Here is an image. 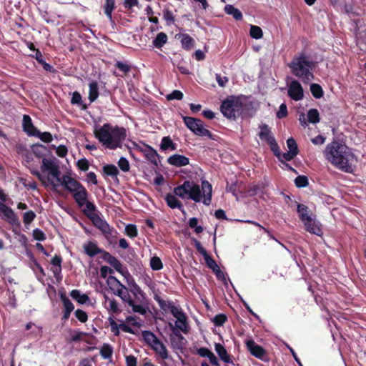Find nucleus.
<instances>
[{
    "instance_id": "1",
    "label": "nucleus",
    "mask_w": 366,
    "mask_h": 366,
    "mask_svg": "<svg viewBox=\"0 0 366 366\" xmlns=\"http://www.w3.org/2000/svg\"><path fill=\"white\" fill-rule=\"evenodd\" d=\"M324 156L333 166L348 173L353 172L357 162V158L352 150L337 142L327 145Z\"/></svg>"
},
{
    "instance_id": "2",
    "label": "nucleus",
    "mask_w": 366,
    "mask_h": 366,
    "mask_svg": "<svg viewBox=\"0 0 366 366\" xmlns=\"http://www.w3.org/2000/svg\"><path fill=\"white\" fill-rule=\"evenodd\" d=\"M175 195L182 199H188L200 202L203 197L202 202L208 206L211 204L212 187L208 181H202V187L193 181L185 180L182 184L174 188Z\"/></svg>"
},
{
    "instance_id": "3",
    "label": "nucleus",
    "mask_w": 366,
    "mask_h": 366,
    "mask_svg": "<svg viewBox=\"0 0 366 366\" xmlns=\"http://www.w3.org/2000/svg\"><path fill=\"white\" fill-rule=\"evenodd\" d=\"M60 174L58 164L49 172V174L55 178L66 191L71 193L76 204H79V202L82 199L83 196L86 197L87 189L76 179L66 174L60 177Z\"/></svg>"
},
{
    "instance_id": "4",
    "label": "nucleus",
    "mask_w": 366,
    "mask_h": 366,
    "mask_svg": "<svg viewBox=\"0 0 366 366\" xmlns=\"http://www.w3.org/2000/svg\"><path fill=\"white\" fill-rule=\"evenodd\" d=\"M248 98L246 97H228L221 104L220 110L222 114L228 119H236L244 116L249 109Z\"/></svg>"
},
{
    "instance_id": "5",
    "label": "nucleus",
    "mask_w": 366,
    "mask_h": 366,
    "mask_svg": "<svg viewBox=\"0 0 366 366\" xmlns=\"http://www.w3.org/2000/svg\"><path fill=\"white\" fill-rule=\"evenodd\" d=\"M314 66L313 62L304 54L294 57L289 64L292 73L305 83L313 79L314 76L311 70Z\"/></svg>"
},
{
    "instance_id": "6",
    "label": "nucleus",
    "mask_w": 366,
    "mask_h": 366,
    "mask_svg": "<svg viewBox=\"0 0 366 366\" xmlns=\"http://www.w3.org/2000/svg\"><path fill=\"white\" fill-rule=\"evenodd\" d=\"M89 193L86 191V197L83 196L82 199L80 200V202H79V204H77V206L80 208L85 207L82 211L84 215L88 217L94 227L98 228L102 232H106V229H109V224L100 217L97 206L93 202L89 200Z\"/></svg>"
},
{
    "instance_id": "7",
    "label": "nucleus",
    "mask_w": 366,
    "mask_h": 366,
    "mask_svg": "<svg viewBox=\"0 0 366 366\" xmlns=\"http://www.w3.org/2000/svg\"><path fill=\"white\" fill-rule=\"evenodd\" d=\"M183 121L187 127L196 135L214 139L213 134L209 130L204 127L203 122L201 119L191 117H184Z\"/></svg>"
},
{
    "instance_id": "8",
    "label": "nucleus",
    "mask_w": 366,
    "mask_h": 366,
    "mask_svg": "<svg viewBox=\"0 0 366 366\" xmlns=\"http://www.w3.org/2000/svg\"><path fill=\"white\" fill-rule=\"evenodd\" d=\"M258 137L262 142L269 145L271 149L277 157H280L278 145L267 125L264 124L259 125Z\"/></svg>"
},
{
    "instance_id": "9",
    "label": "nucleus",
    "mask_w": 366,
    "mask_h": 366,
    "mask_svg": "<svg viewBox=\"0 0 366 366\" xmlns=\"http://www.w3.org/2000/svg\"><path fill=\"white\" fill-rule=\"evenodd\" d=\"M112 126L106 123L100 127L99 129L94 130L95 137L107 148L111 149L112 146Z\"/></svg>"
},
{
    "instance_id": "10",
    "label": "nucleus",
    "mask_w": 366,
    "mask_h": 366,
    "mask_svg": "<svg viewBox=\"0 0 366 366\" xmlns=\"http://www.w3.org/2000/svg\"><path fill=\"white\" fill-rule=\"evenodd\" d=\"M134 148L142 153L148 161L155 166L158 165L157 159L159 157V155L154 148L146 144H143V146H139L134 143Z\"/></svg>"
},
{
    "instance_id": "11",
    "label": "nucleus",
    "mask_w": 366,
    "mask_h": 366,
    "mask_svg": "<svg viewBox=\"0 0 366 366\" xmlns=\"http://www.w3.org/2000/svg\"><path fill=\"white\" fill-rule=\"evenodd\" d=\"M112 146L111 147V149H115L118 147H122V142L126 138V129L124 127H119L116 126L115 127H112Z\"/></svg>"
},
{
    "instance_id": "12",
    "label": "nucleus",
    "mask_w": 366,
    "mask_h": 366,
    "mask_svg": "<svg viewBox=\"0 0 366 366\" xmlns=\"http://www.w3.org/2000/svg\"><path fill=\"white\" fill-rule=\"evenodd\" d=\"M288 95L295 101L302 99L304 97L303 89L297 80L292 81L288 85Z\"/></svg>"
},
{
    "instance_id": "13",
    "label": "nucleus",
    "mask_w": 366,
    "mask_h": 366,
    "mask_svg": "<svg viewBox=\"0 0 366 366\" xmlns=\"http://www.w3.org/2000/svg\"><path fill=\"white\" fill-rule=\"evenodd\" d=\"M0 212L4 214L6 219L11 224H19V218L14 210L0 202Z\"/></svg>"
},
{
    "instance_id": "14",
    "label": "nucleus",
    "mask_w": 366,
    "mask_h": 366,
    "mask_svg": "<svg viewBox=\"0 0 366 366\" xmlns=\"http://www.w3.org/2000/svg\"><path fill=\"white\" fill-rule=\"evenodd\" d=\"M303 224L308 232L317 236L322 235L321 225L314 217L309 219L308 221L304 222Z\"/></svg>"
},
{
    "instance_id": "15",
    "label": "nucleus",
    "mask_w": 366,
    "mask_h": 366,
    "mask_svg": "<svg viewBox=\"0 0 366 366\" xmlns=\"http://www.w3.org/2000/svg\"><path fill=\"white\" fill-rule=\"evenodd\" d=\"M167 162L170 165L181 167L188 165L189 164V159L184 155L175 154L167 159Z\"/></svg>"
},
{
    "instance_id": "16",
    "label": "nucleus",
    "mask_w": 366,
    "mask_h": 366,
    "mask_svg": "<svg viewBox=\"0 0 366 366\" xmlns=\"http://www.w3.org/2000/svg\"><path fill=\"white\" fill-rule=\"evenodd\" d=\"M169 327L173 331V333L178 337L180 339H183L182 335H181L179 330L182 331L184 333H187V317L184 315V317L180 318V321L176 322V327L177 328H175L172 324H169Z\"/></svg>"
},
{
    "instance_id": "17",
    "label": "nucleus",
    "mask_w": 366,
    "mask_h": 366,
    "mask_svg": "<svg viewBox=\"0 0 366 366\" xmlns=\"http://www.w3.org/2000/svg\"><path fill=\"white\" fill-rule=\"evenodd\" d=\"M22 127L24 132L29 137H34L37 134L38 129L33 124L31 118L27 114L23 116Z\"/></svg>"
},
{
    "instance_id": "18",
    "label": "nucleus",
    "mask_w": 366,
    "mask_h": 366,
    "mask_svg": "<svg viewBox=\"0 0 366 366\" xmlns=\"http://www.w3.org/2000/svg\"><path fill=\"white\" fill-rule=\"evenodd\" d=\"M84 253L90 257H94L96 255L103 252V249L98 247L96 242L89 241L83 245Z\"/></svg>"
},
{
    "instance_id": "19",
    "label": "nucleus",
    "mask_w": 366,
    "mask_h": 366,
    "mask_svg": "<svg viewBox=\"0 0 366 366\" xmlns=\"http://www.w3.org/2000/svg\"><path fill=\"white\" fill-rule=\"evenodd\" d=\"M104 307L113 315H117L121 313L122 310L119 307V304L115 299H110L107 295H104Z\"/></svg>"
},
{
    "instance_id": "20",
    "label": "nucleus",
    "mask_w": 366,
    "mask_h": 366,
    "mask_svg": "<svg viewBox=\"0 0 366 366\" xmlns=\"http://www.w3.org/2000/svg\"><path fill=\"white\" fill-rule=\"evenodd\" d=\"M287 146L289 149L287 153L283 154V157L287 161L292 160L298 153L297 145L293 138H290L287 141Z\"/></svg>"
},
{
    "instance_id": "21",
    "label": "nucleus",
    "mask_w": 366,
    "mask_h": 366,
    "mask_svg": "<svg viewBox=\"0 0 366 366\" xmlns=\"http://www.w3.org/2000/svg\"><path fill=\"white\" fill-rule=\"evenodd\" d=\"M62 260V257L59 254H55L54 257L51 260V264L53 266L51 268V271L54 274V277L57 280L61 279V272Z\"/></svg>"
},
{
    "instance_id": "22",
    "label": "nucleus",
    "mask_w": 366,
    "mask_h": 366,
    "mask_svg": "<svg viewBox=\"0 0 366 366\" xmlns=\"http://www.w3.org/2000/svg\"><path fill=\"white\" fill-rule=\"evenodd\" d=\"M176 196L177 195H175V194H167L165 197V202H167L168 207H169L171 209L177 208L184 213V207L182 202L177 199Z\"/></svg>"
},
{
    "instance_id": "23",
    "label": "nucleus",
    "mask_w": 366,
    "mask_h": 366,
    "mask_svg": "<svg viewBox=\"0 0 366 366\" xmlns=\"http://www.w3.org/2000/svg\"><path fill=\"white\" fill-rule=\"evenodd\" d=\"M152 349L162 360H165L169 359V352L164 344L160 340H159L154 345H152Z\"/></svg>"
},
{
    "instance_id": "24",
    "label": "nucleus",
    "mask_w": 366,
    "mask_h": 366,
    "mask_svg": "<svg viewBox=\"0 0 366 366\" xmlns=\"http://www.w3.org/2000/svg\"><path fill=\"white\" fill-rule=\"evenodd\" d=\"M297 212L298 213L299 218L302 223L313 217L312 213L309 210V208L305 204H298Z\"/></svg>"
},
{
    "instance_id": "25",
    "label": "nucleus",
    "mask_w": 366,
    "mask_h": 366,
    "mask_svg": "<svg viewBox=\"0 0 366 366\" xmlns=\"http://www.w3.org/2000/svg\"><path fill=\"white\" fill-rule=\"evenodd\" d=\"M107 284L113 294L119 290V288H124V285H122L119 280L112 275H110L107 277Z\"/></svg>"
},
{
    "instance_id": "26",
    "label": "nucleus",
    "mask_w": 366,
    "mask_h": 366,
    "mask_svg": "<svg viewBox=\"0 0 366 366\" xmlns=\"http://www.w3.org/2000/svg\"><path fill=\"white\" fill-rule=\"evenodd\" d=\"M70 296L79 304L84 305L89 302V297L86 294H81L79 290H73L70 292Z\"/></svg>"
},
{
    "instance_id": "27",
    "label": "nucleus",
    "mask_w": 366,
    "mask_h": 366,
    "mask_svg": "<svg viewBox=\"0 0 366 366\" xmlns=\"http://www.w3.org/2000/svg\"><path fill=\"white\" fill-rule=\"evenodd\" d=\"M99 95L98 83L96 81H92L89 84V99L90 102L97 100Z\"/></svg>"
},
{
    "instance_id": "28",
    "label": "nucleus",
    "mask_w": 366,
    "mask_h": 366,
    "mask_svg": "<svg viewBox=\"0 0 366 366\" xmlns=\"http://www.w3.org/2000/svg\"><path fill=\"white\" fill-rule=\"evenodd\" d=\"M215 351L218 354L219 358L227 363L232 362L231 358L228 355L224 347L220 343L215 344Z\"/></svg>"
},
{
    "instance_id": "29",
    "label": "nucleus",
    "mask_w": 366,
    "mask_h": 366,
    "mask_svg": "<svg viewBox=\"0 0 366 366\" xmlns=\"http://www.w3.org/2000/svg\"><path fill=\"white\" fill-rule=\"evenodd\" d=\"M177 144L174 143L170 138V137L167 136L164 137L162 139L160 149L162 151H166L167 149H170L172 151L176 150Z\"/></svg>"
},
{
    "instance_id": "30",
    "label": "nucleus",
    "mask_w": 366,
    "mask_h": 366,
    "mask_svg": "<svg viewBox=\"0 0 366 366\" xmlns=\"http://www.w3.org/2000/svg\"><path fill=\"white\" fill-rule=\"evenodd\" d=\"M31 151L33 154L38 158H45L47 148L40 144H35L31 146Z\"/></svg>"
},
{
    "instance_id": "31",
    "label": "nucleus",
    "mask_w": 366,
    "mask_h": 366,
    "mask_svg": "<svg viewBox=\"0 0 366 366\" xmlns=\"http://www.w3.org/2000/svg\"><path fill=\"white\" fill-rule=\"evenodd\" d=\"M224 11L227 14L232 15L237 21L242 20V12L232 5H226L224 7Z\"/></svg>"
},
{
    "instance_id": "32",
    "label": "nucleus",
    "mask_w": 366,
    "mask_h": 366,
    "mask_svg": "<svg viewBox=\"0 0 366 366\" xmlns=\"http://www.w3.org/2000/svg\"><path fill=\"white\" fill-rule=\"evenodd\" d=\"M144 340L152 347L159 340L158 337L151 331L144 330L142 332Z\"/></svg>"
},
{
    "instance_id": "33",
    "label": "nucleus",
    "mask_w": 366,
    "mask_h": 366,
    "mask_svg": "<svg viewBox=\"0 0 366 366\" xmlns=\"http://www.w3.org/2000/svg\"><path fill=\"white\" fill-rule=\"evenodd\" d=\"M59 297L63 304L64 310L72 312L74 309V305L68 298L65 292H59Z\"/></svg>"
},
{
    "instance_id": "34",
    "label": "nucleus",
    "mask_w": 366,
    "mask_h": 366,
    "mask_svg": "<svg viewBox=\"0 0 366 366\" xmlns=\"http://www.w3.org/2000/svg\"><path fill=\"white\" fill-rule=\"evenodd\" d=\"M114 9L115 0H105L104 6V14L110 21L112 20V12Z\"/></svg>"
},
{
    "instance_id": "35",
    "label": "nucleus",
    "mask_w": 366,
    "mask_h": 366,
    "mask_svg": "<svg viewBox=\"0 0 366 366\" xmlns=\"http://www.w3.org/2000/svg\"><path fill=\"white\" fill-rule=\"evenodd\" d=\"M103 172L106 176L117 178L119 170L114 164H105L103 167Z\"/></svg>"
},
{
    "instance_id": "36",
    "label": "nucleus",
    "mask_w": 366,
    "mask_h": 366,
    "mask_svg": "<svg viewBox=\"0 0 366 366\" xmlns=\"http://www.w3.org/2000/svg\"><path fill=\"white\" fill-rule=\"evenodd\" d=\"M167 36L164 32H159L153 40V45L158 49L162 48L167 41Z\"/></svg>"
},
{
    "instance_id": "37",
    "label": "nucleus",
    "mask_w": 366,
    "mask_h": 366,
    "mask_svg": "<svg viewBox=\"0 0 366 366\" xmlns=\"http://www.w3.org/2000/svg\"><path fill=\"white\" fill-rule=\"evenodd\" d=\"M99 352H100L101 356L104 359H105V360L110 359V358H112V355H113V348L109 344L104 343L101 347Z\"/></svg>"
},
{
    "instance_id": "38",
    "label": "nucleus",
    "mask_w": 366,
    "mask_h": 366,
    "mask_svg": "<svg viewBox=\"0 0 366 366\" xmlns=\"http://www.w3.org/2000/svg\"><path fill=\"white\" fill-rule=\"evenodd\" d=\"M181 42L183 49L186 50H190L194 46V40L189 34H184L182 36Z\"/></svg>"
},
{
    "instance_id": "39",
    "label": "nucleus",
    "mask_w": 366,
    "mask_h": 366,
    "mask_svg": "<svg viewBox=\"0 0 366 366\" xmlns=\"http://www.w3.org/2000/svg\"><path fill=\"white\" fill-rule=\"evenodd\" d=\"M57 164L51 159L43 158L41 161V170L42 172H49Z\"/></svg>"
},
{
    "instance_id": "40",
    "label": "nucleus",
    "mask_w": 366,
    "mask_h": 366,
    "mask_svg": "<svg viewBox=\"0 0 366 366\" xmlns=\"http://www.w3.org/2000/svg\"><path fill=\"white\" fill-rule=\"evenodd\" d=\"M307 122L312 124H317L320 122V114L317 109H311L307 112Z\"/></svg>"
},
{
    "instance_id": "41",
    "label": "nucleus",
    "mask_w": 366,
    "mask_h": 366,
    "mask_svg": "<svg viewBox=\"0 0 366 366\" xmlns=\"http://www.w3.org/2000/svg\"><path fill=\"white\" fill-rule=\"evenodd\" d=\"M150 267L154 271L160 270L163 268V263L159 257H152L150 259Z\"/></svg>"
},
{
    "instance_id": "42",
    "label": "nucleus",
    "mask_w": 366,
    "mask_h": 366,
    "mask_svg": "<svg viewBox=\"0 0 366 366\" xmlns=\"http://www.w3.org/2000/svg\"><path fill=\"white\" fill-rule=\"evenodd\" d=\"M169 308L172 315L177 318V321H180V318L184 317L185 314L182 312L180 307L169 304Z\"/></svg>"
},
{
    "instance_id": "43",
    "label": "nucleus",
    "mask_w": 366,
    "mask_h": 366,
    "mask_svg": "<svg viewBox=\"0 0 366 366\" xmlns=\"http://www.w3.org/2000/svg\"><path fill=\"white\" fill-rule=\"evenodd\" d=\"M109 264L112 266L120 274L123 275L129 274L127 270H124L122 269V264L121 262L119 259H117L115 257L109 263Z\"/></svg>"
},
{
    "instance_id": "44",
    "label": "nucleus",
    "mask_w": 366,
    "mask_h": 366,
    "mask_svg": "<svg viewBox=\"0 0 366 366\" xmlns=\"http://www.w3.org/2000/svg\"><path fill=\"white\" fill-rule=\"evenodd\" d=\"M125 233L130 238H134L138 235L137 226L133 224H129L125 227Z\"/></svg>"
},
{
    "instance_id": "45",
    "label": "nucleus",
    "mask_w": 366,
    "mask_h": 366,
    "mask_svg": "<svg viewBox=\"0 0 366 366\" xmlns=\"http://www.w3.org/2000/svg\"><path fill=\"white\" fill-rule=\"evenodd\" d=\"M114 66L121 71L124 75H126L131 71V66L126 62L117 61Z\"/></svg>"
},
{
    "instance_id": "46",
    "label": "nucleus",
    "mask_w": 366,
    "mask_h": 366,
    "mask_svg": "<svg viewBox=\"0 0 366 366\" xmlns=\"http://www.w3.org/2000/svg\"><path fill=\"white\" fill-rule=\"evenodd\" d=\"M34 137H39L42 142L45 143H50L53 140L52 135L49 132H41L37 131V134Z\"/></svg>"
},
{
    "instance_id": "47",
    "label": "nucleus",
    "mask_w": 366,
    "mask_h": 366,
    "mask_svg": "<svg viewBox=\"0 0 366 366\" xmlns=\"http://www.w3.org/2000/svg\"><path fill=\"white\" fill-rule=\"evenodd\" d=\"M310 91L315 98H321L323 95L322 87L317 84H312L310 86Z\"/></svg>"
},
{
    "instance_id": "48",
    "label": "nucleus",
    "mask_w": 366,
    "mask_h": 366,
    "mask_svg": "<svg viewBox=\"0 0 366 366\" xmlns=\"http://www.w3.org/2000/svg\"><path fill=\"white\" fill-rule=\"evenodd\" d=\"M36 218V214L34 211L29 210L26 212L23 216V222L25 225L30 224Z\"/></svg>"
},
{
    "instance_id": "49",
    "label": "nucleus",
    "mask_w": 366,
    "mask_h": 366,
    "mask_svg": "<svg viewBox=\"0 0 366 366\" xmlns=\"http://www.w3.org/2000/svg\"><path fill=\"white\" fill-rule=\"evenodd\" d=\"M253 356H255L256 357L262 360L266 359L265 351L264 350V349L258 345H254V344Z\"/></svg>"
},
{
    "instance_id": "50",
    "label": "nucleus",
    "mask_w": 366,
    "mask_h": 366,
    "mask_svg": "<svg viewBox=\"0 0 366 366\" xmlns=\"http://www.w3.org/2000/svg\"><path fill=\"white\" fill-rule=\"evenodd\" d=\"M128 304L129 306L132 307V310L134 312L139 313L141 315H145L147 312L146 309L141 305H136L133 300H129L128 301Z\"/></svg>"
},
{
    "instance_id": "51",
    "label": "nucleus",
    "mask_w": 366,
    "mask_h": 366,
    "mask_svg": "<svg viewBox=\"0 0 366 366\" xmlns=\"http://www.w3.org/2000/svg\"><path fill=\"white\" fill-rule=\"evenodd\" d=\"M227 315L221 313V314L216 315L214 317L213 322L215 326L219 327V326L223 325L227 322Z\"/></svg>"
},
{
    "instance_id": "52",
    "label": "nucleus",
    "mask_w": 366,
    "mask_h": 366,
    "mask_svg": "<svg viewBox=\"0 0 366 366\" xmlns=\"http://www.w3.org/2000/svg\"><path fill=\"white\" fill-rule=\"evenodd\" d=\"M108 320L109 322V325H110V327H111L112 332L114 334V335L119 336V334H120V332H119V329H120L119 325H118L114 321L113 316L112 317H109L108 318Z\"/></svg>"
},
{
    "instance_id": "53",
    "label": "nucleus",
    "mask_w": 366,
    "mask_h": 366,
    "mask_svg": "<svg viewBox=\"0 0 366 366\" xmlns=\"http://www.w3.org/2000/svg\"><path fill=\"white\" fill-rule=\"evenodd\" d=\"M102 234L109 242H112L113 239H116L117 232L116 229L109 226V229H106V232H102Z\"/></svg>"
},
{
    "instance_id": "54",
    "label": "nucleus",
    "mask_w": 366,
    "mask_h": 366,
    "mask_svg": "<svg viewBox=\"0 0 366 366\" xmlns=\"http://www.w3.org/2000/svg\"><path fill=\"white\" fill-rule=\"evenodd\" d=\"M118 166L120 169L124 172H127L130 169V165L129 161L125 157H121L118 162Z\"/></svg>"
},
{
    "instance_id": "55",
    "label": "nucleus",
    "mask_w": 366,
    "mask_h": 366,
    "mask_svg": "<svg viewBox=\"0 0 366 366\" xmlns=\"http://www.w3.org/2000/svg\"><path fill=\"white\" fill-rule=\"evenodd\" d=\"M164 19L167 21L168 24H174L175 21V17L172 11L169 9H165L163 11Z\"/></svg>"
},
{
    "instance_id": "56",
    "label": "nucleus",
    "mask_w": 366,
    "mask_h": 366,
    "mask_svg": "<svg viewBox=\"0 0 366 366\" xmlns=\"http://www.w3.org/2000/svg\"><path fill=\"white\" fill-rule=\"evenodd\" d=\"M184 94L179 90H174L172 93L169 94L167 96V99L170 100H182L183 99Z\"/></svg>"
},
{
    "instance_id": "57",
    "label": "nucleus",
    "mask_w": 366,
    "mask_h": 366,
    "mask_svg": "<svg viewBox=\"0 0 366 366\" xmlns=\"http://www.w3.org/2000/svg\"><path fill=\"white\" fill-rule=\"evenodd\" d=\"M75 317L82 323H84L88 320L86 312L82 310L77 309L74 312Z\"/></svg>"
},
{
    "instance_id": "58",
    "label": "nucleus",
    "mask_w": 366,
    "mask_h": 366,
    "mask_svg": "<svg viewBox=\"0 0 366 366\" xmlns=\"http://www.w3.org/2000/svg\"><path fill=\"white\" fill-rule=\"evenodd\" d=\"M76 166L79 169L86 172L89 168V163L86 158H82L77 162Z\"/></svg>"
},
{
    "instance_id": "59",
    "label": "nucleus",
    "mask_w": 366,
    "mask_h": 366,
    "mask_svg": "<svg viewBox=\"0 0 366 366\" xmlns=\"http://www.w3.org/2000/svg\"><path fill=\"white\" fill-rule=\"evenodd\" d=\"M124 7L129 11H132L133 7L139 6V0H124Z\"/></svg>"
},
{
    "instance_id": "60",
    "label": "nucleus",
    "mask_w": 366,
    "mask_h": 366,
    "mask_svg": "<svg viewBox=\"0 0 366 366\" xmlns=\"http://www.w3.org/2000/svg\"><path fill=\"white\" fill-rule=\"evenodd\" d=\"M295 183L297 187H306L308 184L307 178L305 176H298L295 180Z\"/></svg>"
},
{
    "instance_id": "61",
    "label": "nucleus",
    "mask_w": 366,
    "mask_h": 366,
    "mask_svg": "<svg viewBox=\"0 0 366 366\" xmlns=\"http://www.w3.org/2000/svg\"><path fill=\"white\" fill-rule=\"evenodd\" d=\"M71 104L73 105L78 104L81 105L82 104L81 95L78 92H74L72 94Z\"/></svg>"
},
{
    "instance_id": "62",
    "label": "nucleus",
    "mask_w": 366,
    "mask_h": 366,
    "mask_svg": "<svg viewBox=\"0 0 366 366\" xmlns=\"http://www.w3.org/2000/svg\"><path fill=\"white\" fill-rule=\"evenodd\" d=\"M33 237L38 241H44L46 239V234L39 229L33 230Z\"/></svg>"
},
{
    "instance_id": "63",
    "label": "nucleus",
    "mask_w": 366,
    "mask_h": 366,
    "mask_svg": "<svg viewBox=\"0 0 366 366\" xmlns=\"http://www.w3.org/2000/svg\"><path fill=\"white\" fill-rule=\"evenodd\" d=\"M287 115V105L283 103L280 106L279 110L277 112V117L279 119L285 117Z\"/></svg>"
},
{
    "instance_id": "64",
    "label": "nucleus",
    "mask_w": 366,
    "mask_h": 366,
    "mask_svg": "<svg viewBox=\"0 0 366 366\" xmlns=\"http://www.w3.org/2000/svg\"><path fill=\"white\" fill-rule=\"evenodd\" d=\"M125 361L127 366H137V359L132 355L126 356Z\"/></svg>"
}]
</instances>
